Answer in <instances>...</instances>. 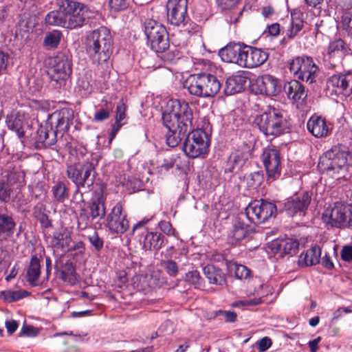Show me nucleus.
<instances>
[{
  "label": "nucleus",
  "instance_id": "obj_26",
  "mask_svg": "<svg viewBox=\"0 0 352 352\" xmlns=\"http://www.w3.org/2000/svg\"><path fill=\"white\" fill-rule=\"evenodd\" d=\"M243 48V45H241L239 43H230L219 51V56L223 62L239 65Z\"/></svg>",
  "mask_w": 352,
  "mask_h": 352
},
{
  "label": "nucleus",
  "instance_id": "obj_8",
  "mask_svg": "<svg viewBox=\"0 0 352 352\" xmlns=\"http://www.w3.org/2000/svg\"><path fill=\"white\" fill-rule=\"evenodd\" d=\"M167 21L171 25L183 28V32L192 35L199 26L188 15V0H168L166 5Z\"/></svg>",
  "mask_w": 352,
  "mask_h": 352
},
{
  "label": "nucleus",
  "instance_id": "obj_46",
  "mask_svg": "<svg viewBox=\"0 0 352 352\" xmlns=\"http://www.w3.org/2000/svg\"><path fill=\"white\" fill-rule=\"evenodd\" d=\"M63 34L60 30H54L47 32L44 38V45L50 48H56L59 45Z\"/></svg>",
  "mask_w": 352,
  "mask_h": 352
},
{
  "label": "nucleus",
  "instance_id": "obj_61",
  "mask_svg": "<svg viewBox=\"0 0 352 352\" xmlns=\"http://www.w3.org/2000/svg\"><path fill=\"white\" fill-rule=\"evenodd\" d=\"M110 116V109L107 108H100L94 114V119L96 122H102L107 120Z\"/></svg>",
  "mask_w": 352,
  "mask_h": 352
},
{
  "label": "nucleus",
  "instance_id": "obj_56",
  "mask_svg": "<svg viewBox=\"0 0 352 352\" xmlns=\"http://www.w3.org/2000/svg\"><path fill=\"white\" fill-rule=\"evenodd\" d=\"M342 28L352 37V12L344 13L341 19Z\"/></svg>",
  "mask_w": 352,
  "mask_h": 352
},
{
  "label": "nucleus",
  "instance_id": "obj_18",
  "mask_svg": "<svg viewBox=\"0 0 352 352\" xmlns=\"http://www.w3.org/2000/svg\"><path fill=\"white\" fill-rule=\"evenodd\" d=\"M239 66L254 68L264 64L269 58V53L264 50L243 45Z\"/></svg>",
  "mask_w": 352,
  "mask_h": 352
},
{
  "label": "nucleus",
  "instance_id": "obj_33",
  "mask_svg": "<svg viewBox=\"0 0 352 352\" xmlns=\"http://www.w3.org/2000/svg\"><path fill=\"white\" fill-rule=\"evenodd\" d=\"M41 259V256L40 257L36 254L31 256L26 273V280L31 285H36V283L40 277Z\"/></svg>",
  "mask_w": 352,
  "mask_h": 352
},
{
  "label": "nucleus",
  "instance_id": "obj_52",
  "mask_svg": "<svg viewBox=\"0 0 352 352\" xmlns=\"http://www.w3.org/2000/svg\"><path fill=\"white\" fill-rule=\"evenodd\" d=\"M283 256L287 254H294L299 247V243L292 239H285L283 244Z\"/></svg>",
  "mask_w": 352,
  "mask_h": 352
},
{
  "label": "nucleus",
  "instance_id": "obj_40",
  "mask_svg": "<svg viewBox=\"0 0 352 352\" xmlns=\"http://www.w3.org/2000/svg\"><path fill=\"white\" fill-rule=\"evenodd\" d=\"M60 279L64 282H67L72 285H75L78 280L79 276L76 272V267L71 261H67L60 271Z\"/></svg>",
  "mask_w": 352,
  "mask_h": 352
},
{
  "label": "nucleus",
  "instance_id": "obj_23",
  "mask_svg": "<svg viewBox=\"0 0 352 352\" xmlns=\"http://www.w3.org/2000/svg\"><path fill=\"white\" fill-rule=\"evenodd\" d=\"M252 228L250 225L245 223L241 217L236 218L228 234V243L235 245L250 233Z\"/></svg>",
  "mask_w": 352,
  "mask_h": 352
},
{
  "label": "nucleus",
  "instance_id": "obj_31",
  "mask_svg": "<svg viewBox=\"0 0 352 352\" xmlns=\"http://www.w3.org/2000/svg\"><path fill=\"white\" fill-rule=\"evenodd\" d=\"M283 89L287 97L294 101L304 100L307 96L304 85L297 80L285 83Z\"/></svg>",
  "mask_w": 352,
  "mask_h": 352
},
{
  "label": "nucleus",
  "instance_id": "obj_48",
  "mask_svg": "<svg viewBox=\"0 0 352 352\" xmlns=\"http://www.w3.org/2000/svg\"><path fill=\"white\" fill-rule=\"evenodd\" d=\"M87 239L95 252H100L104 248V239L99 236L96 231H93L87 235Z\"/></svg>",
  "mask_w": 352,
  "mask_h": 352
},
{
  "label": "nucleus",
  "instance_id": "obj_57",
  "mask_svg": "<svg viewBox=\"0 0 352 352\" xmlns=\"http://www.w3.org/2000/svg\"><path fill=\"white\" fill-rule=\"evenodd\" d=\"M264 297V295L260 296L258 297H254L252 299H245L243 300H240L238 302H236L233 304V306L235 307H246V306H256L258 305L261 304L263 300V298Z\"/></svg>",
  "mask_w": 352,
  "mask_h": 352
},
{
  "label": "nucleus",
  "instance_id": "obj_25",
  "mask_svg": "<svg viewBox=\"0 0 352 352\" xmlns=\"http://www.w3.org/2000/svg\"><path fill=\"white\" fill-rule=\"evenodd\" d=\"M6 122L8 129L14 131L19 138H24L25 129L28 126L24 113L20 111L12 112L6 116Z\"/></svg>",
  "mask_w": 352,
  "mask_h": 352
},
{
  "label": "nucleus",
  "instance_id": "obj_5",
  "mask_svg": "<svg viewBox=\"0 0 352 352\" xmlns=\"http://www.w3.org/2000/svg\"><path fill=\"white\" fill-rule=\"evenodd\" d=\"M98 163L97 157L92 155L87 156L84 160H79L74 164H67L66 175L71 182L75 185V195H80L81 188H89L93 186L96 179V167Z\"/></svg>",
  "mask_w": 352,
  "mask_h": 352
},
{
  "label": "nucleus",
  "instance_id": "obj_54",
  "mask_svg": "<svg viewBox=\"0 0 352 352\" xmlns=\"http://www.w3.org/2000/svg\"><path fill=\"white\" fill-rule=\"evenodd\" d=\"M213 317H223L225 321L227 322H234L237 318V314L234 311H226V310H217L213 313Z\"/></svg>",
  "mask_w": 352,
  "mask_h": 352
},
{
  "label": "nucleus",
  "instance_id": "obj_10",
  "mask_svg": "<svg viewBox=\"0 0 352 352\" xmlns=\"http://www.w3.org/2000/svg\"><path fill=\"white\" fill-rule=\"evenodd\" d=\"M51 67L48 75L56 88H60L65 85L72 73V62L69 53L61 52L50 59Z\"/></svg>",
  "mask_w": 352,
  "mask_h": 352
},
{
  "label": "nucleus",
  "instance_id": "obj_24",
  "mask_svg": "<svg viewBox=\"0 0 352 352\" xmlns=\"http://www.w3.org/2000/svg\"><path fill=\"white\" fill-rule=\"evenodd\" d=\"M16 222L11 212L5 210L0 211V243L8 241L13 236Z\"/></svg>",
  "mask_w": 352,
  "mask_h": 352
},
{
  "label": "nucleus",
  "instance_id": "obj_15",
  "mask_svg": "<svg viewBox=\"0 0 352 352\" xmlns=\"http://www.w3.org/2000/svg\"><path fill=\"white\" fill-rule=\"evenodd\" d=\"M276 210V205L272 202L263 199L254 200L245 208V215L250 222L260 224L275 216Z\"/></svg>",
  "mask_w": 352,
  "mask_h": 352
},
{
  "label": "nucleus",
  "instance_id": "obj_63",
  "mask_svg": "<svg viewBox=\"0 0 352 352\" xmlns=\"http://www.w3.org/2000/svg\"><path fill=\"white\" fill-rule=\"evenodd\" d=\"M125 111L126 106L120 101L116 106V114L115 118L116 121L123 122V120L126 118Z\"/></svg>",
  "mask_w": 352,
  "mask_h": 352
},
{
  "label": "nucleus",
  "instance_id": "obj_47",
  "mask_svg": "<svg viewBox=\"0 0 352 352\" xmlns=\"http://www.w3.org/2000/svg\"><path fill=\"white\" fill-rule=\"evenodd\" d=\"M30 295V292L27 291H2L1 296L3 300L8 302L18 301Z\"/></svg>",
  "mask_w": 352,
  "mask_h": 352
},
{
  "label": "nucleus",
  "instance_id": "obj_29",
  "mask_svg": "<svg viewBox=\"0 0 352 352\" xmlns=\"http://www.w3.org/2000/svg\"><path fill=\"white\" fill-rule=\"evenodd\" d=\"M320 257L321 248L318 245H314L300 254L298 265L300 267L316 265L320 263Z\"/></svg>",
  "mask_w": 352,
  "mask_h": 352
},
{
  "label": "nucleus",
  "instance_id": "obj_58",
  "mask_svg": "<svg viewBox=\"0 0 352 352\" xmlns=\"http://www.w3.org/2000/svg\"><path fill=\"white\" fill-rule=\"evenodd\" d=\"M91 217L90 216V213H87L85 209H82L80 211L79 217H78V226L81 228H86L87 226H89L92 223Z\"/></svg>",
  "mask_w": 352,
  "mask_h": 352
},
{
  "label": "nucleus",
  "instance_id": "obj_20",
  "mask_svg": "<svg viewBox=\"0 0 352 352\" xmlns=\"http://www.w3.org/2000/svg\"><path fill=\"white\" fill-rule=\"evenodd\" d=\"M312 192H299L285 203L284 210L289 216H305L311 203Z\"/></svg>",
  "mask_w": 352,
  "mask_h": 352
},
{
  "label": "nucleus",
  "instance_id": "obj_22",
  "mask_svg": "<svg viewBox=\"0 0 352 352\" xmlns=\"http://www.w3.org/2000/svg\"><path fill=\"white\" fill-rule=\"evenodd\" d=\"M327 87L336 95L349 96L352 94V75L334 74L327 80Z\"/></svg>",
  "mask_w": 352,
  "mask_h": 352
},
{
  "label": "nucleus",
  "instance_id": "obj_32",
  "mask_svg": "<svg viewBox=\"0 0 352 352\" xmlns=\"http://www.w3.org/2000/svg\"><path fill=\"white\" fill-rule=\"evenodd\" d=\"M203 271L210 284L218 286L226 285V274L221 269L208 264L203 268Z\"/></svg>",
  "mask_w": 352,
  "mask_h": 352
},
{
  "label": "nucleus",
  "instance_id": "obj_42",
  "mask_svg": "<svg viewBox=\"0 0 352 352\" xmlns=\"http://www.w3.org/2000/svg\"><path fill=\"white\" fill-rule=\"evenodd\" d=\"M55 201L63 203L69 197V188L63 181H57L51 190Z\"/></svg>",
  "mask_w": 352,
  "mask_h": 352
},
{
  "label": "nucleus",
  "instance_id": "obj_36",
  "mask_svg": "<svg viewBox=\"0 0 352 352\" xmlns=\"http://www.w3.org/2000/svg\"><path fill=\"white\" fill-rule=\"evenodd\" d=\"M50 211L46 206L42 203H38L33 208V217L40 223L41 228L48 229L52 227V221L49 218Z\"/></svg>",
  "mask_w": 352,
  "mask_h": 352
},
{
  "label": "nucleus",
  "instance_id": "obj_50",
  "mask_svg": "<svg viewBox=\"0 0 352 352\" xmlns=\"http://www.w3.org/2000/svg\"><path fill=\"white\" fill-rule=\"evenodd\" d=\"M185 280L194 285L195 288L201 286L203 283V279L197 270H192L186 273Z\"/></svg>",
  "mask_w": 352,
  "mask_h": 352
},
{
  "label": "nucleus",
  "instance_id": "obj_16",
  "mask_svg": "<svg viewBox=\"0 0 352 352\" xmlns=\"http://www.w3.org/2000/svg\"><path fill=\"white\" fill-rule=\"evenodd\" d=\"M261 160L267 174V181L272 182L281 175V155L280 151L275 146H267L263 151Z\"/></svg>",
  "mask_w": 352,
  "mask_h": 352
},
{
  "label": "nucleus",
  "instance_id": "obj_60",
  "mask_svg": "<svg viewBox=\"0 0 352 352\" xmlns=\"http://www.w3.org/2000/svg\"><path fill=\"white\" fill-rule=\"evenodd\" d=\"M129 5V0H109V6L112 10L120 11L126 9Z\"/></svg>",
  "mask_w": 352,
  "mask_h": 352
},
{
  "label": "nucleus",
  "instance_id": "obj_34",
  "mask_svg": "<svg viewBox=\"0 0 352 352\" xmlns=\"http://www.w3.org/2000/svg\"><path fill=\"white\" fill-rule=\"evenodd\" d=\"M25 173L19 168H12L6 172V174L1 177L14 190L19 189L25 184Z\"/></svg>",
  "mask_w": 352,
  "mask_h": 352
},
{
  "label": "nucleus",
  "instance_id": "obj_3",
  "mask_svg": "<svg viewBox=\"0 0 352 352\" xmlns=\"http://www.w3.org/2000/svg\"><path fill=\"white\" fill-rule=\"evenodd\" d=\"M318 167L337 179H347L352 173V154L346 146L335 145L320 157Z\"/></svg>",
  "mask_w": 352,
  "mask_h": 352
},
{
  "label": "nucleus",
  "instance_id": "obj_13",
  "mask_svg": "<svg viewBox=\"0 0 352 352\" xmlns=\"http://www.w3.org/2000/svg\"><path fill=\"white\" fill-rule=\"evenodd\" d=\"M56 3L64 11L68 29L79 28L89 22L88 8L83 3L74 0H56Z\"/></svg>",
  "mask_w": 352,
  "mask_h": 352
},
{
  "label": "nucleus",
  "instance_id": "obj_62",
  "mask_svg": "<svg viewBox=\"0 0 352 352\" xmlns=\"http://www.w3.org/2000/svg\"><path fill=\"white\" fill-rule=\"evenodd\" d=\"M280 32V26L278 23L268 25L264 33L272 37H277Z\"/></svg>",
  "mask_w": 352,
  "mask_h": 352
},
{
  "label": "nucleus",
  "instance_id": "obj_51",
  "mask_svg": "<svg viewBox=\"0 0 352 352\" xmlns=\"http://www.w3.org/2000/svg\"><path fill=\"white\" fill-rule=\"evenodd\" d=\"M177 157L175 155L164 159L163 162L157 166V171L164 174L173 168L176 163Z\"/></svg>",
  "mask_w": 352,
  "mask_h": 352
},
{
  "label": "nucleus",
  "instance_id": "obj_2",
  "mask_svg": "<svg viewBox=\"0 0 352 352\" xmlns=\"http://www.w3.org/2000/svg\"><path fill=\"white\" fill-rule=\"evenodd\" d=\"M73 118L74 112L69 108H63L50 115L46 123L37 129L35 148L41 149L54 145L69 131Z\"/></svg>",
  "mask_w": 352,
  "mask_h": 352
},
{
  "label": "nucleus",
  "instance_id": "obj_30",
  "mask_svg": "<svg viewBox=\"0 0 352 352\" xmlns=\"http://www.w3.org/2000/svg\"><path fill=\"white\" fill-rule=\"evenodd\" d=\"M90 216L91 219H102L105 217V199L102 194L98 193L91 197L89 204Z\"/></svg>",
  "mask_w": 352,
  "mask_h": 352
},
{
  "label": "nucleus",
  "instance_id": "obj_49",
  "mask_svg": "<svg viewBox=\"0 0 352 352\" xmlns=\"http://www.w3.org/2000/svg\"><path fill=\"white\" fill-rule=\"evenodd\" d=\"M161 54V58L162 60L166 63H172L175 62L176 60L179 58L180 52L176 50L175 47L174 49H168L164 51V52H159Z\"/></svg>",
  "mask_w": 352,
  "mask_h": 352
},
{
  "label": "nucleus",
  "instance_id": "obj_55",
  "mask_svg": "<svg viewBox=\"0 0 352 352\" xmlns=\"http://www.w3.org/2000/svg\"><path fill=\"white\" fill-rule=\"evenodd\" d=\"M284 239H276L269 245V248L275 256L283 257Z\"/></svg>",
  "mask_w": 352,
  "mask_h": 352
},
{
  "label": "nucleus",
  "instance_id": "obj_7",
  "mask_svg": "<svg viewBox=\"0 0 352 352\" xmlns=\"http://www.w3.org/2000/svg\"><path fill=\"white\" fill-rule=\"evenodd\" d=\"M190 95L198 98H212L221 90V83L210 73L200 72L190 75L183 83Z\"/></svg>",
  "mask_w": 352,
  "mask_h": 352
},
{
  "label": "nucleus",
  "instance_id": "obj_39",
  "mask_svg": "<svg viewBox=\"0 0 352 352\" xmlns=\"http://www.w3.org/2000/svg\"><path fill=\"white\" fill-rule=\"evenodd\" d=\"M226 265L228 271L231 274L233 272L235 278L237 279H247L250 276L251 270L243 265L238 264L232 261L226 260Z\"/></svg>",
  "mask_w": 352,
  "mask_h": 352
},
{
  "label": "nucleus",
  "instance_id": "obj_21",
  "mask_svg": "<svg viewBox=\"0 0 352 352\" xmlns=\"http://www.w3.org/2000/svg\"><path fill=\"white\" fill-rule=\"evenodd\" d=\"M351 54V49L342 38H336L331 41L328 46L327 56L329 60V68H334L342 59Z\"/></svg>",
  "mask_w": 352,
  "mask_h": 352
},
{
  "label": "nucleus",
  "instance_id": "obj_6",
  "mask_svg": "<svg viewBox=\"0 0 352 352\" xmlns=\"http://www.w3.org/2000/svg\"><path fill=\"white\" fill-rule=\"evenodd\" d=\"M253 122L266 137H277L289 129L285 112L272 106H267L262 114L254 118Z\"/></svg>",
  "mask_w": 352,
  "mask_h": 352
},
{
  "label": "nucleus",
  "instance_id": "obj_11",
  "mask_svg": "<svg viewBox=\"0 0 352 352\" xmlns=\"http://www.w3.org/2000/svg\"><path fill=\"white\" fill-rule=\"evenodd\" d=\"M322 219L332 228H352V205L337 201L324 210Z\"/></svg>",
  "mask_w": 352,
  "mask_h": 352
},
{
  "label": "nucleus",
  "instance_id": "obj_41",
  "mask_svg": "<svg viewBox=\"0 0 352 352\" xmlns=\"http://www.w3.org/2000/svg\"><path fill=\"white\" fill-rule=\"evenodd\" d=\"M304 27L303 20L298 14H291L290 25L286 32V36L288 39H294Z\"/></svg>",
  "mask_w": 352,
  "mask_h": 352
},
{
  "label": "nucleus",
  "instance_id": "obj_12",
  "mask_svg": "<svg viewBox=\"0 0 352 352\" xmlns=\"http://www.w3.org/2000/svg\"><path fill=\"white\" fill-rule=\"evenodd\" d=\"M151 218L144 217L135 223L132 228L131 234L138 239L142 249L144 250H159L168 242L166 238L160 232H150L146 228V225Z\"/></svg>",
  "mask_w": 352,
  "mask_h": 352
},
{
  "label": "nucleus",
  "instance_id": "obj_37",
  "mask_svg": "<svg viewBox=\"0 0 352 352\" xmlns=\"http://www.w3.org/2000/svg\"><path fill=\"white\" fill-rule=\"evenodd\" d=\"M72 241L71 234L67 229L56 231L53 233L52 245L57 249H67Z\"/></svg>",
  "mask_w": 352,
  "mask_h": 352
},
{
  "label": "nucleus",
  "instance_id": "obj_64",
  "mask_svg": "<svg viewBox=\"0 0 352 352\" xmlns=\"http://www.w3.org/2000/svg\"><path fill=\"white\" fill-rule=\"evenodd\" d=\"M341 258L346 262L352 261V245H344L340 252Z\"/></svg>",
  "mask_w": 352,
  "mask_h": 352
},
{
  "label": "nucleus",
  "instance_id": "obj_53",
  "mask_svg": "<svg viewBox=\"0 0 352 352\" xmlns=\"http://www.w3.org/2000/svg\"><path fill=\"white\" fill-rule=\"evenodd\" d=\"M162 266L170 276L175 277L177 276L179 268L178 265L175 261L170 259L163 261Z\"/></svg>",
  "mask_w": 352,
  "mask_h": 352
},
{
  "label": "nucleus",
  "instance_id": "obj_19",
  "mask_svg": "<svg viewBox=\"0 0 352 352\" xmlns=\"http://www.w3.org/2000/svg\"><path fill=\"white\" fill-rule=\"evenodd\" d=\"M256 94L267 96H276L282 90V84L278 78L270 75L263 74L258 76L253 85Z\"/></svg>",
  "mask_w": 352,
  "mask_h": 352
},
{
  "label": "nucleus",
  "instance_id": "obj_17",
  "mask_svg": "<svg viewBox=\"0 0 352 352\" xmlns=\"http://www.w3.org/2000/svg\"><path fill=\"white\" fill-rule=\"evenodd\" d=\"M105 226L112 234H122L129 228L127 214L122 203L118 202L107 214Z\"/></svg>",
  "mask_w": 352,
  "mask_h": 352
},
{
  "label": "nucleus",
  "instance_id": "obj_59",
  "mask_svg": "<svg viewBox=\"0 0 352 352\" xmlns=\"http://www.w3.org/2000/svg\"><path fill=\"white\" fill-rule=\"evenodd\" d=\"M160 230L168 236H175L176 231L169 221H160L158 223Z\"/></svg>",
  "mask_w": 352,
  "mask_h": 352
},
{
  "label": "nucleus",
  "instance_id": "obj_27",
  "mask_svg": "<svg viewBox=\"0 0 352 352\" xmlns=\"http://www.w3.org/2000/svg\"><path fill=\"white\" fill-rule=\"evenodd\" d=\"M307 128L316 138H322L328 135L329 128L325 118L316 114L311 116L307 123Z\"/></svg>",
  "mask_w": 352,
  "mask_h": 352
},
{
  "label": "nucleus",
  "instance_id": "obj_14",
  "mask_svg": "<svg viewBox=\"0 0 352 352\" xmlns=\"http://www.w3.org/2000/svg\"><path fill=\"white\" fill-rule=\"evenodd\" d=\"M290 72L298 79L310 84L316 81L318 66L311 56H297L289 64Z\"/></svg>",
  "mask_w": 352,
  "mask_h": 352
},
{
  "label": "nucleus",
  "instance_id": "obj_38",
  "mask_svg": "<svg viewBox=\"0 0 352 352\" xmlns=\"http://www.w3.org/2000/svg\"><path fill=\"white\" fill-rule=\"evenodd\" d=\"M58 8V10L51 11L46 15L45 23L50 25L60 26L68 29L64 11L60 7Z\"/></svg>",
  "mask_w": 352,
  "mask_h": 352
},
{
  "label": "nucleus",
  "instance_id": "obj_43",
  "mask_svg": "<svg viewBox=\"0 0 352 352\" xmlns=\"http://www.w3.org/2000/svg\"><path fill=\"white\" fill-rule=\"evenodd\" d=\"M244 180L248 188L256 189L259 187L264 180V174L261 170L254 171L244 176Z\"/></svg>",
  "mask_w": 352,
  "mask_h": 352
},
{
  "label": "nucleus",
  "instance_id": "obj_9",
  "mask_svg": "<svg viewBox=\"0 0 352 352\" xmlns=\"http://www.w3.org/2000/svg\"><path fill=\"white\" fill-rule=\"evenodd\" d=\"M144 31L146 43L155 52H164L170 47L168 32L161 23L152 19L144 23Z\"/></svg>",
  "mask_w": 352,
  "mask_h": 352
},
{
  "label": "nucleus",
  "instance_id": "obj_1",
  "mask_svg": "<svg viewBox=\"0 0 352 352\" xmlns=\"http://www.w3.org/2000/svg\"><path fill=\"white\" fill-rule=\"evenodd\" d=\"M192 110L187 102L170 99L162 113L163 126L167 129L166 144L174 148L184 139L183 151L188 157L204 158L209 152L210 133L199 128L192 129Z\"/></svg>",
  "mask_w": 352,
  "mask_h": 352
},
{
  "label": "nucleus",
  "instance_id": "obj_28",
  "mask_svg": "<svg viewBox=\"0 0 352 352\" xmlns=\"http://www.w3.org/2000/svg\"><path fill=\"white\" fill-rule=\"evenodd\" d=\"M248 77L243 73H237L227 78L223 92L227 96L241 92L245 88Z\"/></svg>",
  "mask_w": 352,
  "mask_h": 352
},
{
  "label": "nucleus",
  "instance_id": "obj_35",
  "mask_svg": "<svg viewBox=\"0 0 352 352\" xmlns=\"http://www.w3.org/2000/svg\"><path fill=\"white\" fill-rule=\"evenodd\" d=\"M246 158L243 152L235 151L229 155L225 166L226 173H234L239 170L245 164Z\"/></svg>",
  "mask_w": 352,
  "mask_h": 352
},
{
  "label": "nucleus",
  "instance_id": "obj_45",
  "mask_svg": "<svg viewBox=\"0 0 352 352\" xmlns=\"http://www.w3.org/2000/svg\"><path fill=\"white\" fill-rule=\"evenodd\" d=\"M14 198V189L0 178V202L8 204Z\"/></svg>",
  "mask_w": 352,
  "mask_h": 352
},
{
  "label": "nucleus",
  "instance_id": "obj_4",
  "mask_svg": "<svg viewBox=\"0 0 352 352\" xmlns=\"http://www.w3.org/2000/svg\"><path fill=\"white\" fill-rule=\"evenodd\" d=\"M85 47L94 63L107 64L113 51V39L110 30L101 26L91 31L86 36Z\"/></svg>",
  "mask_w": 352,
  "mask_h": 352
},
{
  "label": "nucleus",
  "instance_id": "obj_44",
  "mask_svg": "<svg viewBox=\"0 0 352 352\" xmlns=\"http://www.w3.org/2000/svg\"><path fill=\"white\" fill-rule=\"evenodd\" d=\"M76 89L82 97L87 98L91 94L92 89L90 76L87 74L80 76L77 80Z\"/></svg>",
  "mask_w": 352,
  "mask_h": 352
}]
</instances>
